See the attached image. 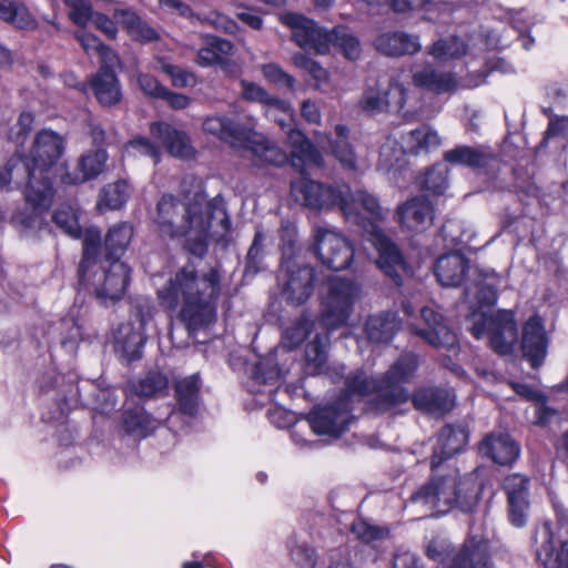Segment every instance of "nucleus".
Masks as SVG:
<instances>
[{
	"mask_svg": "<svg viewBox=\"0 0 568 568\" xmlns=\"http://www.w3.org/2000/svg\"><path fill=\"white\" fill-rule=\"evenodd\" d=\"M290 557L300 568H315L317 565V551L307 542L298 544L292 540L288 544Z\"/></svg>",
	"mask_w": 568,
	"mask_h": 568,
	"instance_id": "13d9d810",
	"label": "nucleus"
},
{
	"mask_svg": "<svg viewBox=\"0 0 568 568\" xmlns=\"http://www.w3.org/2000/svg\"><path fill=\"white\" fill-rule=\"evenodd\" d=\"M403 140L406 152L415 156L420 153H429L442 144L438 133L427 124L410 130Z\"/></svg>",
	"mask_w": 568,
	"mask_h": 568,
	"instance_id": "4c0bfd02",
	"label": "nucleus"
},
{
	"mask_svg": "<svg viewBox=\"0 0 568 568\" xmlns=\"http://www.w3.org/2000/svg\"><path fill=\"white\" fill-rule=\"evenodd\" d=\"M478 453L498 466L511 468L520 457L521 447L510 434L490 432L478 443Z\"/></svg>",
	"mask_w": 568,
	"mask_h": 568,
	"instance_id": "6ab92c4d",
	"label": "nucleus"
},
{
	"mask_svg": "<svg viewBox=\"0 0 568 568\" xmlns=\"http://www.w3.org/2000/svg\"><path fill=\"white\" fill-rule=\"evenodd\" d=\"M219 212L222 214V219L220 221V225L224 232H229L232 226L231 219L227 214L224 200L221 195H216L213 199L209 200L205 205V219H210V226L212 225V221L214 220L215 213Z\"/></svg>",
	"mask_w": 568,
	"mask_h": 568,
	"instance_id": "774afa93",
	"label": "nucleus"
},
{
	"mask_svg": "<svg viewBox=\"0 0 568 568\" xmlns=\"http://www.w3.org/2000/svg\"><path fill=\"white\" fill-rule=\"evenodd\" d=\"M203 131L241 149L248 141V129L222 115L207 116L203 122Z\"/></svg>",
	"mask_w": 568,
	"mask_h": 568,
	"instance_id": "7c9ffc66",
	"label": "nucleus"
},
{
	"mask_svg": "<svg viewBox=\"0 0 568 568\" xmlns=\"http://www.w3.org/2000/svg\"><path fill=\"white\" fill-rule=\"evenodd\" d=\"M57 331L61 347L69 353L75 352L83 338L82 326L79 321L73 316L62 317L58 323Z\"/></svg>",
	"mask_w": 568,
	"mask_h": 568,
	"instance_id": "3c124183",
	"label": "nucleus"
},
{
	"mask_svg": "<svg viewBox=\"0 0 568 568\" xmlns=\"http://www.w3.org/2000/svg\"><path fill=\"white\" fill-rule=\"evenodd\" d=\"M65 151V139L51 129H41L34 135L28 151L29 160L39 169V174L51 176L52 169L57 165Z\"/></svg>",
	"mask_w": 568,
	"mask_h": 568,
	"instance_id": "4468645a",
	"label": "nucleus"
},
{
	"mask_svg": "<svg viewBox=\"0 0 568 568\" xmlns=\"http://www.w3.org/2000/svg\"><path fill=\"white\" fill-rule=\"evenodd\" d=\"M469 439V430L460 423H447L437 434V443L429 458L432 471L455 455L462 453Z\"/></svg>",
	"mask_w": 568,
	"mask_h": 568,
	"instance_id": "aec40b11",
	"label": "nucleus"
},
{
	"mask_svg": "<svg viewBox=\"0 0 568 568\" xmlns=\"http://www.w3.org/2000/svg\"><path fill=\"white\" fill-rule=\"evenodd\" d=\"M357 287L349 280L332 277L328 293L323 302V323L332 328L345 325L351 316Z\"/></svg>",
	"mask_w": 568,
	"mask_h": 568,
	"instance_id": "9b49d317",
	"label": "nucleus"
},
{
	"mask_svg": "<svg viewBox=\"0 0 568 568\" xmlns=\"http://www.w3.org/2000/svg\"><path fill=\"white\" fill-rule=\"evenodd\" d=\"M113 60H118L115 54L110 60L102 59L97 72L88 81V90L92 91L93 97L103 108L119 104L123 97Z\"/></svg>",
	"mask_w": 568,
	"mask_h": 568,
	"instance_id": "a211bd4d",
	"label": "nucleus"
},
{
	"mask_svg": "<svg viewBox=\"0 0 568 568\" xmlns=\"http://www.w3.org/2000/svg\"><path fill=\"white\" fill-rule=\"evenodd\" d=\"M548 345L549 339L542 318L539 315H531L523 326L520 344L523 357L531 368H539L544 364Z\"/></svg>",
	"mask_w": 568,
	"mask_h": 568,
	"instance_id": "4be33fe9",
	"label": "nucleus"
},
{
	"mask_svg": "<svg viewBox=\"0 0 568 568\" xmlns=\"http://www.w3.org/2000/svg\"><path fill=\"white\" fill-rule=\"evenodd\" d=\"M337 49L345 59L355 61L359 58L362 49L356 36L344 26H336L329 30V47Z\"/></svg>",
	"mask_w": 568,
	"mask_h": 568,
	"instance_id": "49530a36",
	"label": "nucleus"
},
{
	"mask_svg": "<svg viewBox=\"0 0 568 568\" xmlns=\"http://www.w3.org/2000/svg\"><path fill=\"white\" fill-rule=\"evenodd\" d=\"M265 235L261 229L256 230L245 257V276H255L262 270Z\"/></svg>",
	"mask_w": 568,
	"mask_h": 568,
	"instance_id": "5fc2aeb1",
	"label": "nucleus"
},
{
	"mask_svg": "<svg viewBox=\"0 0 568 568\" xmlns=\"http://www.w3.org/2000/svg\"><path fill=\"white\" fill-rule=\"evenodd\" d=\"M174 397L178 410L189 417L196 416L201 399V379L192 374L174 383Z\"/></svg>",
	"mask_w": 568,
	"mask_h": 568,
	"instance_id": "72a5a7b5",
	"label": "nucleus"
},
{
	"mask_svg": "<svg viewBox=\"0 0 568 568\" xmlns=\"http://www.w3.org/2000/svg\"><path fill=\"white\" fill-rule=\"evenodd\" d=\"M282 22L292 30V40L306 52L324 54L329 51V30L301 13L290 12Z\"/></svg>",
	"mask_w": 568,
	"mask_h": 568,
	"instance_id": "ddd939ff",
	"label": "nucleus"
},
{
	"mask_svg": "<svg viewBox=\"0 0 568 568\" xmlns=\"http://www.w3.org/2000/svg\"><path fill=\"white\" fill-rule=\"evenodd\" d=\"M351 531L364 544H371L384 537V531L381 527L371 525L361 518L353 521Z\"/></svg>",
	"mask_w": 568,
	"mask_h": 568,
	"instance_id": "0e129e2a",
	"label": "nucleus"
},
{
	"mask_svg": "<svg viewBox=\"0 0 568 568\" xmlns=\"http://www.w3.org/2000/svg\"><path fill=\"white\" fill-rule=\"evenodd\" d=\"M123 329L125 333L121 339H118L116 349L122 353L128 363L136 362L142 358L146 336L132 325H128Z\"/></svg>",
	"mask_w": 568,
	"mask_h": 568,
	"instance_id": "de8ad7c7",
	"label": "nucleus"
},
{
	"mask_svg": "<svg viewBox=\"0 0 568 568\" xmlns=\"http://www.w3.org/2000/svg\"><path fill=\"white\" fill-rule=\"evenodd\" d=\"M242 85V97L246 101L258 102L264 105L274 106L277 109L284 108V101L280 98L270 94L261 85L248 82L246 80L241 81Z\"/></svg>",
	"mask_w": 568,
	"mask_h": 568,
	"instance_id": "6e6d98bb",
	"label": "nucleus"
},
{
	"mask_svg": "<svg viewBox=\"0 0 568 568\" xmlns=\"http://www.w3.org/2000/svg\"><path fill=\"white\" fill-rule=\"evenodd\" d=\"M0 20L20 30H31L37 26L29 10L16 0H0Z\"/></svg>",
	"mask_w": 568,
	"mask_h": 568,
	"instance_id": "a18cd8bd",
	"label": "nucleus"
},
{
	"mask_svg": "<svg viewBox=\"0 0 568 568\" xmlns=\"http://www.w3.org/2000/svg\"><path fill=\"white\" fill-rule=\"evenodd\" d=\"M419 367V356L414 352H403L386 372L368 376L363 369L351 372L344 381L343 403L355 396L373 397L367 402V409L376 415H384L409 400V393L404 384L409 383Z\"/></svg>",
	"mask_w": 568,
	"mask_h": 568,
	"instance_id": "f03ea898",
	"label": "nucleus"
},
{
	"mask_svg": "<svg viewBox=\"0 0 568 568\" xmlns=\"http://www.w3.org/2000/svg\"><path fill=\"white\" fill-rule=\"evenodd\" d=\"M544 532L545 540L536 551L538 561L544 568H568V539L557 537L550 525L545 526Z\"/></svg>",
	"mask_w": 568,
	"mask_h": 568,
	"instance_id": "2f4dec72",
	"label": "nucleus"
},
{
	"mask_svg": "<svg viewBox=\"0 0 568 568\" xmlns=\"http://www.w3.org/2000/svg\"><path fill=\"white\" fill-rule=\"evenodd\" d=\"M128 150H133L140 155L149 156L153 160L154 164H158L161 160V150L146 136H136L131 139L126 143Z\"/></svg>",
	"mask_w": 568,
	"mask_h": 568,
	"instance_id": "338daca9",
	"label": "nucleus"
},
{
	"mask_svg": "<svg viewBox=\"0 0 568 568\" xmlns=\"http://www.w3.org/2000/svg\"><path fill=\"white\" fill-rule=\"evenodd\" d=\"M241 149L251 151L261 161L274 166H282L288 161L287 154L266 139H255V133L248 131V141Z\"/></svg>",
	"mask_w": 568,
	"mask_h": 568,
	"instance_id": "58836bf2",
	"label": "nucleus"
},
{
	"mask_svg": "<svg viewBox=\"0 0 568 568\" xmlns=\"http://www.w3.org/2000/svg\"><path fill=\"white\" fill-rule=\"evenodd\" d=\"M349 413L348 404L339 400L336 404L313 409L308 415V422L316 435L338 437L349 426Z\"/></svg>",
	"mask_w": 568,
	"mask_h": 568,
	"instance_id": "412c9836",
	"label": "nucleus"
},
{
	"mask_svg": "<svg viewBox=\"0 0 568 568\" xmlns=\"http://www.w3.org/2000/svg\"><path fill=\"white\" fill-rule=\"evenodd\" d=\"M314 253L326 268L339 272L352 265L355 250L345 236L326 229H318L315 235Z\"/></svg>",
	"mask_w": 568,
	"mask_h": 568,
	"instance_id": "f8f14e48",
	"label": "nucleus"
},
{
	"mask_svg": "<svg viewBox=\"0 0 568 568\" xmlns=\"http://www.w3.org/2000/svg\"><path fill=\"white\" fill-rule=\"evenodd\" d=\"M77 39L87 53L98 52L106 60L112 59L114 54L106 44L91 32L80 31L77 33Z\"/></svg>",
	"mask_w": 568,
	"mask_h": 568,
	"instance_id": "69168bd1",
	"label": "nucleus"
},
{
	"mask_svg": "<svg viewBox=\"0 0 568 568\" xmlns=\"http://www.w3.org/2000/svg\"><path fill=\"white\" fill-rule=\"evenodd\" d=\"M393 91H396L399 94V100L397 102L398 108H403L405 104V88L402 84L390 85L388 90L384 92H379L373 88L367 89L361 101V108L366 112H382L388 109L390 102L388 97Z\"/></svg>",
	"mask_w": 568,
	"mask_h": 568,
	"instance_id": "37998d69",
	"label": "nucleus"
},
{
	"mask_svg": "<svg viewBox=\"0 0 568 568\" xmlns=\"http://www.w3.org/2000/svg\"><path fill=\"white\" fill-rule=\"evenodd\" d=\"M131 267L128 263H113L98 261V265L93 267L88 276V284L81 286L77 281L79 292H91L99 302L104 305H113L125 295L131 282ZM79 278V276L77 275Z\"/></svg>",
	"mask_w": 568,
	"mask_h": 568,
	"instance_id": "6e6552de",
	"label": "nucleus"
},
{
	"mask_svg": "<svg viewBox=\"0 0 568 568\" xmlns=\"http://www.w3.org/2000/svg\"><path fill=\"white\" fill-rule=\"evenodd\" d=\"M412 83L415 88L434 94L453 92L457 87L454 73L439 72L430 64L414 72Z\"/></svg>",
	"mask_w": 568,
	"mask_h": 568,
	"instance_id": "473e14b6",
	"label": "nucleus"
},
{
	"mask_svg": "<svg viewBox=\"0 0 568 568\" xmlns=\"http://www.w3.org/2000/svg\"><path fill=\"white\" fill-rule=\"evenodd\" d=\"M159 70L168 75L174 88L183 89L195 83V75L186 69L169 62L165 58L158 60Z\"/></svg>",
	"mask_w": 568,
	"mask_h": 568,
	"instance_id": "4d7b16f0",
	"label": "nucleus"
},
{
	"mask_svg": "<svg viewBox=\"0 0 568 568\" xmlns=\"http://www.w3.org/2000/svg\"><path fill=\"white\" fill-rule=\"evenodd\" d=\"M69 8V18L78 27H85L95 13L91 0H63Z\"/></svg>",
	"mask_w": 568,
	"mask_h": 568,
	"instance_id": "680f3d73",
	"label": "nucleus"
},
{
	"mask_svg": "<svg viewBox=\"0 0 568 568\" xmlns=\"http://www.w3.org/2000/svg\"><path fill=\"white\" fill-rule=\"evenodd\" d=\"M281 271L285 272L282 283V295L290 305L305 304L315 288L316 270L312 265H302L292 268L290 263H282Z\"/></svg>",
	"mask_w": 568,
	"mask_h": 568,
	"instance_id": "f3484780",
	"label": "nucleus"
},
{
	"mask_svg": "<svg viewBox=\"0 0 568 568\" xmlns=\"http://www.w3.org/2000/svg\"><path fill=\"white\" fill-rule=\"evenodd\" d=\"M263 77L278 89L294 91L296 80L295 78L285 72L277 63L271 62L262 65Z\"/></svg>",
	"mask_w": 568,
	"mask_h": 568,
	"instance_id": "bf43d9fd",
	"label": "nucleus"
},
{
	"mask_svg": "<svg viewBox=\"0 0 568 568\" xmlns=\"http://www.w3.org/2000/svg\"><path fill=\"white\" fill-rule=\"evenodd\" d=\"M150 133L174 158L190 159L195 153L187 133L174 128L171 123L154 121L150 124Z\"/></svg>",
	"mask_w": 568,
	"mask_h": 568,
	"instance_id": "bb28decb",
	"label": "nucleus"
},
{
	"mask_svg": "<svg viewBox=\"0 0 568 568\" xmlns=\"http://www.w3.org/2000/svg\"><path fill=\"white\" fill-rule=\"evenodd\" d=\"M133 388L139 397L152 398L165 395L169 388V377L160 371L152 369L140 378Z\"/></svg>",
	"mask_w": 568,
	"mask_h": 568,
	"instance_id": "09e8293b",
	"label": "nucleus"
},
{
	"mask_svg": "<svg viewBox=\"0 0 568 568\" xmlns=\"http://www.w3.org/2000/svg\"><path fill=\"white\" fill-rule=\"evenodd\" d=\"M469 260L462 252L440 255L434 265V274L442 286H460L469 272Z\"/></svg>",
	"mask_w": 568,
	"mask_h": 568,
	"instance_id": "c756f323",
	"label": "nucleus"
},
{
	"mask_svg": "<svg viewBox=\"0 0 568 568\" xmlns=\"http://www.w3.org/2000/svg\"><path fill=\"white\" fill-rule=\"evenodd\" d=\"M474 338L480 339L488 335L491 349L501 356L513 353L518 339V324L515 312L498 310L493 314L480 313L469 327Z\"/></svg>",
	"mask_w": 568,
	"mask_h": 568,
	"instance_id": "9d476101",
	"label": "nucleus"
},
{
	"mask_svg": "<svg viewBox=\"0 0 568 568\" xmlns=\"http://www.w3.org/2000/svg\"><path fill=\"white\" fill-rule=\"evenodd\" d=\"M205 199L204 189L201 187L192 202L182 205L173 194L165 193L156 203L154 223L163 237L170 240L183 239L192 232L194 217L202 210Z\"/></svg>",
	"mask_w": 568,
	"mask_h": 568,
	"instance_id": "423d86ee",
	"label": "nucleus"
},
{
	"mask_svg": "<svg viewBox=\"0 0 568 568\" xmlns=\"http://www.w3.org/2000/svg\"><path fill=\"white\" fill-rule=\"evenodd\" d=\"M529 483L530 479L519 473L505 477L503 490L507 496L509 521L516 527L526 524V511L529 508Z\"/></svg>",
	"mask_w": 568,
	"mask_h": 568,
	"instance_id": "5701e85b",
	"label": "nucleus"
},
{
	"mask_svg": "<svg viewBox=\"0 0 568 568\" xmlns=\"http://www.w3.org/2000/svg\"><path fill=\"white\" fill-rule=\"evenodd\" d=\"M480 494L481 485L476 477L450 473L432 476L412 495V500L429 506L438 515H445L452 509L473 513Z\"/></svg>",
	"mask_w": 568,
	"mask_h": 568,
	"instance_id": "20e7f679",
	"label": "nucleus"
},
{
	"mask_svg": "<svg viewBox=\"0 0 568 568\" xmlns=\"http://www.w3.org/2000/svg\"><path fill=\"white\" fill-rule=\"evenodd\" d=\"M402 321L395 312H382L368 317L365 332L372 343L388 344L399 329Z\"/></svg>",
	"mask_w": 568,
	"mask_h": 568,
	"instance_id": "e433bc0d",
	"label": "nucleus"
},
{
	"mask_svg": "<svg viewBox=\"0 0 568 568\" xmlns=\"http://www.w3.org/2000/svg\"><path fill=\"white\" fill-rule=\"evenodd\" d=\"M52 222L64 234L72 239L79 240L82 237V227L79 223L78 215L71 206H60L52 214Z\"/></svg>",
	"mask_w": 568,
	"mask_h": 568,
	"instance_id": "864d4df0",
	"label": "nucleus"
},
{
	"mask_svg": "<svg viewBox=\"0 0 568 568\" xmlns=\"http://www.w3.org/2000/svg\"><path fill=\"white\" fill-rule=\"evenodd\" d=\"M122 425L126 434L138 435L142 438L150 436L155 430V419L143 407L124 410Z\"/></svg>",
	"mask_w": 568,
	"mask_h": 568,
	"instance_id": "a19ab883",
	"label": "nucleus"
},
{
	"mask_svg": "<svg viewBox=\"0 0 568 568\" xmlns=\"http://www.w3.org/2000/svg\"><path fill=\"white\" fill-rule=\"evenodd\" d=\"M34 114L29 111L20 113L18 121L13 128H11L9 138L16 144H24L28 135L31 133L34 124Z\"/></svg>",
	"mask_w": 568,
	"mask_h": 568,
	"instance_id": "e2e57ef3",
	"label": "nucleus"
},
{
	"mask_svg": "<svg viewBox=\"0 0 568 568\" xmlns=\"http://www.w3.org/2000/svg\"><path fill=\"white\" fill-rule=\"evenodd\" d=\"M434 217V205L426 196L410 197L396 210L397 222L408 231H425L433 224Z\"/></svg>",
	"mask_w": 568,
	"mask_h": 568,
	"instance_id": "393cba45",
	"label": "nucleus"
},
{
	"mask_svg": "<svg viewBox=\"0 0 568 568\" xmlns=\"http://www.w3.org/2000/svg\"><path fill=\"white\" fill-rule=\"evenodd\" d=\"M195 235L185 236L183 248L199 258H203L209 251L210 219H205L202 210L194 217L193 229Z\"/></svg>",
	"mask_w": 568,
	"mask_h": 568,
	"instance_id": "79ce46f5",
	"label": "nucleus"
},
{
	"mask_svg": "<svg viewBox=\"0 0 568 568\" xmlns=\"http://www.w3.org/2000/svg\"><path fill=\"white\" fill-rule=\"evenodd\" d=\"M414 407L425 414L445 415L456 405L455 394L445 387L426 386L409 395Z\"/></svg>",
	"mask_w": 568,
	"mask_h": 568,
	"instance_id": "cd10ccee",
	"label": "nucleus"
},
{
	"mask_svg": "<svg viewBox=\"0 0 568 568\" xmlns=\"http://www.w3.org/2000/svg\"><path fill=\"white\" fill-rule=\"evenodd\" d=\"M314 329V321L307 313H303L291 326H288L282 337L283 346L290 351L301 346Z\"/></svg>",
	"mask_w": 568,
	"mask_h": 568,
	"instance_id": "8fccbe9b",
	"label": "nucleus"
},
{
	"mask_svg": "<svg viewBox=\"0 0 568 568\" xmlns=\"http://www.w3.org/2000/svg\"><path fill=\"white\" fill-rule=\"evenodd\" d=\"M113 17L134 41L149 43L160 39L159 32L131 9H115Z\"/></svg>",
	"mask_w": 568,
	"mask_h": 568,
	"instance_id": "c9c22d12",
	"label": "nucleus"
},
{
	"mask_svg": "<svg viewBox=\"0 0 568 568\" xmlns=\"http://www.w3.org/2000/svg\"><path fill=\"white\" fill-rule=\"evenodd\" d=\"M133 235L134 227L129 222L115 223L103 236L98 227H88L83 234L82 254L78 265L80 285L88 284L87 276L98 265V261L125 263L122 258L131 245Z\"/></svg>",
	"mask_w": 568,
	"mask_h": 568,
	"instance_id": "39448f33",
	"label": "nucleus"
},
{
	"mask_svg": "<svg viewBox=\"0 0 568 568\" xmlns=\"http://www.w3.org/2000/svg\"><path fill=\"white\" fill-rule=\"evenodd\" d=\"M329 337L315 334L314 338L305 347V371L310 375H320L327 363Z\"/></svg>",
	"mask_w": 568,
	"mask_h": 568,
	"instance_id": "ea45409f",
	"label": "nucleus"
},
{
	"mask_svg": "<svg viewBox=\"0 0 568 568\" xmlns=\"http://www.w3.org/2000/svg\"><path fill=\"white\" fill-rule=\"evenodd\" d=\"M108 158L109 155L104 148L88 151L79 158L77 171L70 172L64 170L61 173V183L64 185H79L97 179L103 172Z\"/></svg>",
	"mask_w": 568,
	"mask_h": 568,
	"instance_id": "c85d7f7f",
	"label": "nucleus"
},
{
	"mask_svg": "<svg viewBox=\"0 0 568 568\" xmlns=\"http://www.w3.org/2000/svg\"><path fill=\"white\" fill-rule=\"evenodd\" d=\"M287 139L292 146L288 160L291 165L301 173L300 181L292 184V192L302 200L301 183L303 179H311L306 168H322L324 159L317 146L301 130L291 128L287 132Z\"/></svg>",
	"mask_w": 568,
	"mask_h": 568,
	"instance_id": "2eb2a0df",
	"label": "nucleus"
},
{
	"mask_svg": "<svg viewBox=\"0 0 568 568\" xmlns=\"http://www.w3.org/2000/svg\"><path fill=\"white\" fill-rule=\"evenodd\" d=\"M373 44L376 51L388 58L413 57L422 50L419 36L399 30L378 34Z\"/></svg>",
	"mask_w": 568,
	"mask_h": 568,
	"instance_id": "a878e982",
	"label": "nucleus"
},
{
	"mask_svg": "<svg viewBox=\"0 0 568 568\" xmlns=\"http://www.w3.org/2000/svg\"><path fill=\"white\" fill-rule=\"evenodd\" d=\"M222 274L211 267L202 276L192 263L180 267L158 291L160 305L174 312L181 305L179 317L187 331L197 332L216 321L222 292Z\"/></svg>",
	"mask_w": 568,
	"mask_h": 568,
	"instance_id": "f257e3e1",
	"label": "nucleus"
},
{
	"mask_svg": "<svg viewBox=\"0 0 568 568\" xmlns=\"http://www.w3.org/2000/svg\"><path fill=\"white\" fill-rule=\"evenodd\" d=\"M13 176V187L24 189L26 201L38 211H47L55 193L51 176L39 174V169L29 160L27 153H14L9 158Z\"/></svg>",
	"mask_w": 568,
	"mask_h": 568,
	"instance_id": "1a4fd4ad",
	"label": "nucleus"
},
{
	"mask_svg": "<svg viewBox=\"0 0 568 568\" xmlns=\"http://www.w3.org/2000/svg\"><path fill=\"white\" fill-rule=\"evenodd\" d=\"M130 197V185L125 180H116L104 185L99 194L98 209L115 211L122 209Z\"/></svg>",
	"mask_w": 568,
	"mask_h": 568,
	"instance_id": "c03bdc74",
	"label": "nucleus"
},
{
	"mask_svg": "<svg viewBox=\"0 0 568 568\" xmlns=\"http://www.w3.org/2000/svg\"><path fill=\"white\" fill-rule=\"evenodd\" d=\"M368 242L377 252L376 265L396 286L403 285L402 272L409 267L399 246L383 230L371 232Z\"/></svg>",
	"mask_w": 568,
	"mask_h": 568,
	"instance_id": "dca6fc26",
	"label": "nucleus"
},
{
	"mask_svg": "<svg viewBox=\"0 0 568 568\" xmlns=\"http://www.w3.org/2000/svg\"><path fill=\"white\" fill-rule=\"evenodd\" d=\"M443 160L452 166L467 168L476 173H487L497 161V156L489 148L462 144L446 151Z\"/></svg>",
	"mask_w": 568,
	"mask_h": 568,
	"instance_id": "b1692460",
	"label": "nucleus"
},
{
	"mask_svg": "<svg viewBox=\"0 0 568 568\" xmlns=\"http://www.w3.org/2000/svg\"><path fill=\"white\" fill-rule=\"evenodd\" d=\"M423 190L433 195H442L448 186L447 173L444 172L439 164L427 169L422 182Z\"/></svg>",
	"mask_w": 568,
	"mask_h": 568,
	"instance_id": "052dcab7",
	"label": "nucleus"
},
{
	"mask_svg": "<svg viewBox=\"0 0 568 568\" xmlns=\"http://www.w3.org/2000/svg\"><path fill=\"white\" fill-rule=\"evenodd\" d=\"M466 557V568H494L487 547L476 538L466 539L463 544Z\"/></svg>",
	"mask_w": 568,
	"mask_h": 568,
	"instance_id": "603ef678",
	"label": "nucleus"
},
{
	"mask_svg": "<svg viewBox=\"0 0 568 568\" xmlns=\"http://www.w3.org/2000/svg\"><path fill=\"white\" fill-rule=\"evenodd\" d=\"M420 316L426 327H416L415 334L428 345L437 349H446L450 353L443 354L438 358V363L442 367L448 369L457 377L466 376L464 367L454 358L460 353L459 339L447 325L445 316L429 306L422 308Z\"/></svg>",
	"mask_w": 568,
	"mask_h": 568,
	"instance_id": "0eeeda50",
	"label": "nucleus"
},
{
	"mask_svg": "<svg viewBox=\"0 0 568 568\" xmlns=\"http://www.w3.org/2000/svg\"><path fill=\"white\" fill-rule=\"evenodd\" d=\"M351 131L345 124H336L334 135L327 136L332 155L345 171H357V154L349 141Z\"/></svg>",
	"mask_w": 568,
	"mask_h": 568,
	"instance_id": "f704fd0d",
	"label": "nucleus"
},
{
	"mask_svg": "<svg viewBox=\"0 0 568 568\" xmlns=\"http://www.w3.org/2000/svg\"><path fill=\"white\" fill-rule=\"evenodd\" d=\"M302 203L313 210L338 209L348 222L369 234L382 230L378 223L385 219L379 200L364 190L353 192L347 184L331 185L312 179L301 183Z\"/></svg>",
	"mask_w": 568,
	"mask_h": 568,
	"instance_id": "7ed1b4c3",
	"label": "nucleus"
}]
</instances>
